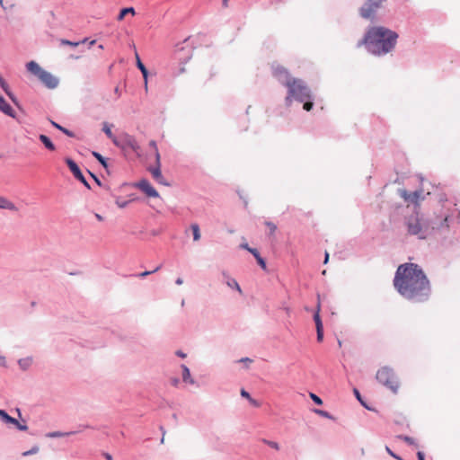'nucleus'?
Listing matches in <instances>:
<instances>
[{"label": "nucleus", "mask_w": 460, "mask_h": 460, "mask_svg": "<svg viewBox=\"0 0 460 460\" xmlns=\"http://www.w3.org/2000/svg\"><path fill=\"white\" fill-rule=\"evenodd\" d=\"M241 361H243V362H252V359H250L249 358H242Z\"/></svg>", "instance_id": "nucleus-58"}, {"label": "nucleus", "mask_w": 460, "mask_h": 460, "mask_svg": "<svg viewBox=\"0 0 460 460\" xmlns=\"http://www.w3.org/2000/svg\"><path fill=\"white\" fill-rule=\"evenodd\" d=\"M285 85L288 89V95L286 98L287 102L291 101V98L297 100L298 102H304L312 99V93L310 89L300 79H292L287 81Z\"/></svg>", "instance_id": "nucleus-3"}, {"label": "nucleus", "mask_w": 460, "mask_h": 460, "mask_svg": "<svg viewBox=\"0 0 460 460\" xmlns=\"http://www.w3.org/2000/svg\"><path fill=\"white\" fill-rule=\"evenodd\" d=\"M376 379L393 394L398 393L401 383L398 376L391 367H383L379 368L376 374Z\"/></svg>", "instance_id": "nucleus-4"}, {"label": "nucleus", "mask_w": 460, "mask_h": 460, "mask_svg": "<svg viewBox=\"0 0 460 460\" xmlns=\"http://www.w3.org/2000/svg\"><path fill=\"white\" fill-rule=\"evenodd\" d=\"M421 192L420 191H413V192H408L405 190H400V196L405 200L411 203H418L420 198Z\"/></svg>", "instance_id": "nucleus-12"}, {"label": "nucleus", "mask_w": 460, "mask_h": 460, "mask_svg": "<svg viewBox=\"0 0 460 460\" xmlns=\"http://www.w3.org/2000/svg\"><path fill=\"white\" fill-rule=\"evenodd\" d=\"M149 146L153 148V150L155 151V161H156V164H159V160H160V154H159V151H158V148H157V146H156V143L155 140H151L149 142Z\"/></svg>", "instance_id": "nucleus-25"}, {"label": "nucleus", "mask_w": 460, "mask_h": 460, "mask_svg": "<svg viewBox=\"0 0 460 460\" xmlns=\"http://www.w3.org/2000/svg\"><path fill=\"white\" fill-rule=\"evenodd\" d=\"M223 6L227 7L228 6V0H223Z\"/></svg>", "instance_id": "nucleus-59"}, {"label": "nucleus", "mask_w": 460, "mask_h": 460, "mask_svg": "<svg viewBox=\"0 0 460 460\" xmlns=\"http://www.w3.org/2000/svg\"><path fill=\"white\" fill-rule=\"evenodd\" d=\"M262 442L275 450H279V443L268 439H262Z\"/></svg>", "instance_id": "nucleus-26"}, {"label": "nucleus", "mask_w": 460, "mask_h": 460, "mask_svg": "<svg viewBox=\"0 0 460 460\" xmlns=\"http://www.w3.org/2000/svg\"><path fill=\"white\" fill-rule=\"evenodd\" d=\"M94 43H95V40H92L90 44L94 45Z\"/></svg>", "instance_id": "nucleus-64"}, {"label": "nucleus", "mask_w": 460, "mask_h": 460, "mask_svg": "<svg viewBox=\"0 0 460 460\" xmlns=\"http://www.w3.org/2000/svg\"><path fill=\"white\" fill-rule=\"evenodd\" d=\"M250 402V403L255 407H260L261 406V403L256 401L255 399L252 398L250 400H248Z\"/></svg>", "instance_id": "nucleus-44"}, {"label": "nucleus", "mask_w": 460, "mask_h": 460, "mask_svg": "<svg viewBox=\"0 0 460 460\" xmlns=\"http://www.w3.org/2000/svg\"><path fill=\"white\" fill-rule=\"evenodd\" d=\"M136 187L142 190L147 197H159V193L155 190V189L151 185V183L147 180L139 181L136 184Z\"/></svg>", "instance_id": "nucleus-10"}, {"label": "nucleus", "mask_w": 460, "mask_h": 460, "mask_svg": "<svg viewBox=\"0 0 460 460\" xmlns=\"http://www.w3.org/2000/svg\"><path fill=\"white\" fill-rule=\"evenodd\" d=\"M64 134H66V136L70 137H73L75 135L73 132H71L70 130H68L67 128L62 127L61 130Z\"/></svg>", "instance_id": "nucleus-41"}, {"label": "nucleus", "mask_w": 460, "mask_h": 460, "mask_svg": "<svg viewBox=\"0 0 460 460\" xmlns=\"http://www.w3.org/2000/svg\"><path fill=\"white\" fill-rule=\"evenodd\" d=\"M176 354L181 357V358H185L186 357V354L181 352V350L177 351Z\"/></svg>", "instance_id": "nucleus-51"}, {"label": "nucleus", "mask_w": 460, "mask_h": 460, "mask_svg": "<svg viewBox=\"0 0 460 460\" xmlns=\"http://www.w3.org/2000/svg\"><path fill=\"white\" fill-rule=\"evenodd\" d=\"M328 260H329V253L326 252L325 253V258H324V263H327Z\"/></svg>", "instance_id": "nucleus-60"}, {"label": "nucleus", "mask_w": 460, "mask_h": 460, "mask_svg": "<svg viewBox=\"0 0 460 460\" xmlns=\"http://www.w3.org/2000/svg\"><path fill=\"white\" fill-rule=\"evenodd\" d=\"M0 111L10 117H14L13 109L5 102V100L0 96Z\"/></svg>", "instance_id": "nucleus-15"}, {"label": "nucleus", "mask_w": 460, "mask_h": 460, "mask_svg": "<svg viewBox=\"0 0 460 460\" xmlns=\"http://www.w3.org/2000/svg\"><path fill=\"white\" fill-rule=\"evenodd\" d=\"M38 452H39V447L38 446H34L31 449L23 452L22 456H30V455L36 454Z\"/></svg>", "instance_id": "nucleus-30"}, {"label": "nucleus", "mask_w": 460, "mask_h": 460, "mask_svg": "<svg viewBox=\"0 0 460 460\" xmlns=\"http://www.w3.org/2000/svg\"><path fill=\"white\" fill-rule=\"evenodd\" d=\"M354 393H355V394H356L357 398H358L359 401H361L359 392H358L357 389H354Z\"/></svg>", "instance_id": "nucleus-53"}, {"label": "nucleus", "mask_w": 460, "mask_h": 460, "mask_svg": "<svg viewBox=\"0 0 460 460\" xmlns=\"http://www.w3.org/2000/svg\"><path fill=\"white\" fill-rule=\"evenodd\" d=\"M406 227L410 234L418 235L419 238L424 239L429 233V229H435V226H429L425 223L419 214L411 215L406 219Z\"/></svg>", "instance_id": "nucleus-5"}, {"label": "nucleus", "mask_w": 460, "mask_h": 460, "mask_svg": "<svg viewBox=\"0 0 460 460\" xmlns=\"http://www.w3.org/2000/svg\"><path fill=\"white\" fill-rule=\"evenodd\" d=\"M272 74L284 85L287 81L293 79L290 77V75H289L288 69L279 65L272 66Z\"/></svg>", "instance_id": "nucleus-9"}, {"label": "nucleus", "mask_w": 460, "mask_h": 460, "mask_svg": "<svg viewBox=\"0 0 460 460\" xmlns=\"http://www.w3.org/2000/svg\"><path fill=\"white\" fill-rule=\"evenodd\" d=\"M241 247H242L243 249L247 250L248 252H249V249H252L251 247H249V246H248V244H247V243L241 244Z\"/></svg>", "instance_id": "nucleus-52"}, {"label": "nucleus", "mask_w": 460, "mask_h": 460, "mask_svg": "<svg viewBox=\"0 0 460 460\" xmlns=\"http://www.w3.org/2000/svg\"><path fill=\"white\" fill-rule=\"evenodd\" d=\"M398 34L382 26L369 28L359 46L364 44L368 51L375 55H384L390 52L395 46Z\"/></svg>", "instance_id": "nucleus-2"}, {"label": "nucleus", "mask_w": 460, "mask_h": 460, "mask_svg": "<svg viewBox=\"0 0 460 460\" xmlns=\"http://www.w3.org/2000/svg\"><path fill=\"white\" fill-rule=\"evenodd\" d=\"M241 395L244 398H246L247 400H250L251 399V395L248 392H246L244 389H242L241 390Z\"/></svg>", "instance_id": "nucleus-43"}, {"label": "nucleus", "mask_w": 460, "mask_h": 460, "mask_svg": "<svg viewBox=\"0 0 460 460\" xmlns=\"http://www.w3.org/2000/svg\"><path fill=\"white\" fill-rule=\"evenodd\" d=\"M103 131L106 134V136L111 139V141L114 143V140L118 139V137H115L113 133L111 132V128L105 123L103 126Z\"/></svg>", "instance_id": "nucleus-24"}, {"label": "nucleus", "mask_w": 460, "mask_h": 460, "mask_svg": "<svg viewBox=\"0 0 460 460\" xmlns=\"http://www.w3.org/2000/svg\"><path fill=\"white\" fill-rule=\"evenodd\" d=\"M85 40H84L82 42H73V41H70V40H61V44L62 45H69V46L76 47L80 43L85 42Z\"/></svg>", "instance_id": "nucleus-29"}, {"label": "nucleus", "mask_w": 460, "mask_h": 460, "mask_svg": "<svg viewBox=\"0 0 460 460\" xmlns=\"http://www.w3.org/2000/svg\"><path fill=\"white\" fill-rule=\"evenodd\" d=\"M227 286L231 288H234L236 289L240 294H243V291L239 286V284L237 283V281L234 279H229L226 282Z\"/></svg>", "instance_id": "nucleus-23"}, {"label": "nucleus", "mask_w": 460, "mask_h": 460, "mask_svg": "<svg viewBox=\"0 0 460 460\" xmlns=\"http://www.w3.org/2000/svg\"><path fill=\"white\" fill-rule=\"evenodd\" d=\"M386 452L393 457H394L397 460H402L400 456L395 455L388 447H385Z\"/></svg>", "instance_id": "nucleus-39"}, {"label": "nucleus", "mask_w": 460, "mask_h": 460, "mask_svg": "<svg viewBox=\"0 0 460 460\" xmlns=\"http://www.w3.org/2000/svg\"><path fill=\"white\" fill-rule=\"evenodd\" d=\"M128 203H129V201H128V200H125V201H121V200H119V199H117V200H116V204H117V206H118L119 208H125Z\"/></svg>", "instance_id": "nucleus-38"}, {"label": "nucleus", "mask_w": 460, "mask_h": 460, "mask_svg": "<svg viewBox=\"0 0 460 460\" xmlns=\"http://www.w3.org/2000/svg\"><path fill=\"white\" fill-rule=\"evenodd\" d=\"M417 456L419 460H425L424 454L420 451L417 453Z\"/></svg>", "instance_id": "nucleus-48"}, {"label": "nucleus", "mask_w": 460, "mask_h": 460, "mask_svg": "<svg viewBox=\"0 0 460 460\" xmlns=\"http://www.w3.org/2000/svg\"><path fill=\"white\" fill-rule=\"evenodd\" d=\"M183 72H185V68H184V67H181V73H183Z\"/></svg>", "instance_id": "nucleus-63"}, {"label": "nucleus", "mask_w": 460, "mask_h": 460, "mask_svg": "<svg viewBox=\"0 0 460 460\" xmlns=\"http://www.w3.org/2000/svg\"><path fill=\"white\" fill-rule=\"evenodd\" d=\"M106 458H107L108 460H111V456L110 455H107Z\"/></svg>", "instance_id": "nucleus-62"}, {"label": "nucleus", "mask_w": 460, "mask_h": 460, "mask_svg": "<svg viewBox=\"0 0 460 460\" xmlns=\"http://www.w3.org/2000/svg\"><path fill=\"white\" fill-rule=\"evenodd\" d=\"M66 163L70 169V171L73 172L74 176L79 180L81 182H83L87 188H90V185L86 181L85 178L84 177L83 173L81 172L78 165L71 159L67 158L66 160Z\"/></svg>", "instance_id": "nucleus-11"}, {"label": "nucleus", "mask_w": 460, "mask_h": 460, "mask_svg": "<svg viewBox=\"0 0 460 460\" xmlns=\"http://www.w3.org/2000/svg\"><path fill=\"white\" fill-rule=\"evenodd\" d=\"M310 397H311V399H312V400H313L316 404H318V405L323 404V401H322V399H321L319 396H317L316 394H314L311 393V394H310Z\"/></svg>", "instance_id": "nucleus-32"}, {"label": "nucleus", "mask_w": 460, "mask_h": 460, "mask_svg": "<svg viewBox=\"0 0 460 460\" xmlns=\"http://www.w3.org/2000/svg\"><path fill=\"white\" fill-rule=\"evenodd\" d=\"M249 252L255 257V259H257V256H261L256 249H249Z\"/></svg>", "instance_id": "nucleus-46"}, {"label": "nucleus", "mask_w": 460, "mask_h": 460, "mask_svg": "<svg viewBox=\"0 0 460 460\" xmlns=\"http://www.w3.org/2000/svg\"><path fill=\"white\" fill-rule=\"evenodd\" d=\"M315 412L323 417L330 418V415L327 411L322 410H315Z\"/></svg>", "instance_id": "nucleus-42"}, {"label": "nucleus", "mask_w": 460, "mask_h": 460, "mask_svg": "<svg viewBox=\"0 0 460 460\" xmlns=\"http://www.w3.org/2000/svg\"><path fill=\"white\" fill-rule=\"evenodd\" d=\"M0 208L7 209V210L14 211V212L18 210V208L14 205V203H13L11 200H9L8 199H6L3 196H0Z\"/></svg>", "instance_id": "nucleus-14"}, {"label": "nucleus", "mask_w": 460, "mask_h": 460, "mask_svg": "<svg viewBox=\"0 0 460 460\" xmlns=\"http://www.w3.org/2000/svg\"><path fill=\"white\" fill-rule=\"evenodd\" d=\"M320 310H321V303H320V300H318L317 306H316V312L314 315V320L315 323L316 329L323 327L321 317H320Z\"/></svg>", "instance_id": "nucleus-16"}, {"label": "nucleus", "mask_w": 460, "mask_h": 460, "mask_svg": "<svg viewBox=\"0 0 460 460\" xmlns=\"http://www.w3.org/2000/svg\"><path fill=\"white\" fill-rule=\"evenodd\" d=\"M70 434L71 433L52 432V433L48 434V437H49V438H59V437H64V436H67V435H70Z\"/></svg>", "instance_id": "nucleus-33"}, {"label": "nucleus", "mask_w": 460, "mask_h": 460, "mask_svg": "<svg viewBox=\"0 0 460 460\" xmlns=\"http://www.w3.org/2000/svg\"><path fill=\"white\" fill-rule=\"evenodd\" d=\"M135 58H136V60H137V66L140 69V71H141L145 80L146 81V78H147V69L146 68V66L142 63L137 51L135 52Z\"/></svg>", "instance_id": "nucleus-17"}, {"label": "nucleus", "mask_w": 460, "mask_h": 460, "mask_svg": "<svg viewBox=\"0 0 460 460\" xmlns=\"http://www.w3.org/2000/svg\"><path fill=\"white\" fill-rule=\"evenodd\" d=\"M214 75H215V74H214L212 71H210V72L208 74L207 80H210Z\"/></svg>", "instance_id": "nucleus-54"}, {"label": "nucleus", "mask_w": 460, "mask_h": 460, "mask_svg": "<svg viewBox=\"0 0 460 460\" xmlns=\"http://www.w3.org/2000/svg\"><path fill=\"white\" fill-rule=\"evenodd\" d=\"M93 155L103 165V167L107 168V163L102 155L97 152H93Z\"/></svg>", "instance_id": "nucleus-27"}, {"label": "nucleus", "mask_w": 460, "mask_h": 460, "mask_svg": "<svg viewBox=\"0 0 460 460\" xmlns=\"http://www.w3.org/2000/svg\"><path fill=\"white\" fill-rule=\"evenodd\" d=\"M27 70L36 75L48 88L54 89L58 85V79L49 72L42 69L35 61H30L26 65Z\"/></svg>", "instance_id": "nucleus-6"}, {"label": "nucleus", "mask_w": 460, "mask_h": 460, "mask_svg": "<svg viewBox=\"0 0 460 460\" xmlns=\"http://www.w3.org/2000/svg\"><path fill=\"white\" fill-rule=\"evenodd\" d=\"M128 13H131L132 15L135 14V9L133 7H127L120 10L119 14L118 15V20L122 21L125 17V15H128Z\"/></svg>", "instance_id": "nucleus-20"}, {"label": "nucleus", "mask_w": 460, "mask_h": 460, "mask_svg": "<svg viewBox=\"0 0 460 460\" xmlns=\"http://www.w3.org/2000/svg\"><path fill=\"white\" fill-rule=\"evenodd\" d=\"M394 286L405 299L414 303L427 301L431 294V285L423 270L416 263L406 262L398 266Z\"/></svg>", "instance_id": "nucleus-1"}, {"label": "nucleus", "mask_w": 460, "mask_h": 460, "mask_svg": "<svg viewBox=\"0 0 460 460\" xmlns=\"http://www.w3.org/2000/svg\"><path fill=\"white\" fill-rule=\"evenodd\" d=\"M0 418L4 421V422H8L10 420V418L11 416H9L4 411L2 412V415L0 416Z\"/></svg>", "instance_id": "nucleus-40"}, {"label": "nucleus", "mask_w": 460, "mask_h": 460, "mask_svg": "<svg viewBox=\"0 0 460 460\" xmlns=\"http://www.w3.org/2000/svg\"><path fill=\"white\" fill-rule=\"evenodd\" d=\"M93 178L95 180V181L98 183V184H101L100 181L98 180V178H96L93 174H92Z\"/></svg>", "instance_id": "nucleus-61"}, {"label": "nucleus", "mask_w": 460, "mask_h": 460, "mask_svg": "<svg viewBox=\"0 0 460 460\" xmlns=\"http://www.w3.org/2000/svg\"><path fill=\"white\" fill-rule=\"evenodd\" d=\"M179 384V380L177 378L172 379V385L177 386Z\"/></svg>", "instance_id": "nucleus-50"}, {"label": "nucleus", "mask_w": 460, "mask_h": 460, "mask_svg": "<svg viewBox=\"0 0 460 460\" xmlns=\"http://www.w3.org/2000/svg\"><path fill=\"white\" fill-rule=\"evenodd\" d=\"M386 0H367L365 5H363L359 10L360 15L365 19L373 18L376 10Z\"/></svg>", "instance_id": "nucleus-8"}, {"label": "nucleus", "mask_w": 460, "mask_h": 460, "mask_svg": "<svg viewBox=\"0 0 460 460\" xmlns=\"http://www.w3.org/2000/svg\"><path fill=\"white\" fill-rule=\"evenodd\" d=\"M0 86L3 88L4 93L12 99L13 100V93L10 92L9 86L7 83L4 81V79L0 75Z\"/></svg>", "instance_id": "nucleus-22"}, {"label": "nucleus", "mask_w": 460, "mask_h": 460, "mask_svg": "<svg viewBox=\"0 0 460 460\" xmlns=\"http://www.w3.org/2000/svg\"><path fill=\"white\" fill-rule=\"evenodd\" d=\"M256 261L263 270H266V262L263 258H261V256H257Z\"/></svg>", "instance_id": "nucleus-36"}, {"label": "nucleus", "mask_w": 460, "mask_h": 460, "mask_svg": "<svg viewBox=\"0 0 460 460\" xmlns=\"http://www.w3.org/2000/svg\"><path fill=\"white\" fill-rule=\"evenodd\" d=\"M265 225L269 227L270 231V234H274L276 229H277V226L274 223L272 222H270V221H267L265 222Z\"/></svg>", "instance_id": "nucleus-34"}, {"label": "nucleus", "mask_w": 460, "mask_h": 460, "mask_svg": "<svg viewBox=\"0 0 460 460\" xmlns=\"http://www.w3.org/2000/svg\"><path fill=\"white\" fill-rule=\"evenodd\" d=\"M159 269H160V267H157V268H156V269H155L153 271H144V272H141V273H139V274L137 275V277H139V278H145V277H146V276L150 275L151 273L157 271Z\"/></svg>", "instance_id": "nucleus-37"}, {"label": "nucleus", "mask_w": 460, "mask_h": 460, "mask_svg": "<svg viewBox=\"0 0 460 460\" xmlns=\"http://www.w3.org/2000/svg\"><path fill=\"white\" fill-rule=\"evenodd\" d=\"M190 228L192 230V234H193V240L194 241H199L200 239V230H199V226L198 224H192L190 226Z\"/></svg>", "instance_id": "nucleus-21"}, {"label": "nucleus", "mask_w": 460, "mask_h": 460, "mask_svg": "<svg viewBox=\"0 0 460 460\" xmlns=\"http://www.w3.org/2000/svg\"><path fill=\"white\" fill-rule=\"evenodd\" d=\"M160 164H156V167L150 170L153 178L160 184L162 185H168V183L165 181L164 176L162 175L161 170H160Z\"/></svg>", "instance_id": "nucleus-13"}, {"label": "nucleus", "mask_w": 460, "mask_h": 460, "mask_svg": "<svg viewBox=\"0 0 460 460\" xmlns=\"http://www.w3.org/2000/svg\"><path fill=\"white\" fill-rule=\"evenodd\" d=\"M5 363V358L3 356H0V365H4Z\"/></svg>", "instance_id": "nucleus-55"}, {"label": "nucleus", "mask_w": 460, "mask_h": 460, "mask_svg": "<svg viewBox=\"0 0 460 460\" xmlns=\"http://www.w3.org/2000/svg\"><path fill=\"white\" fill-rule=\"evenodd\" d=\"M17 429H20V430H22V431H25L28 429V426L25 425V424H21L20 422H18V425H16Z\"/></svg>", "instance_id": "nucleus-45"}, {"label": "nucleus", "mask_w": 460, "mask_h": 460, "mask_svg": "<svg viewBox=\"0 0 460 460\" xmlns=\"http://www.w3.org/2000/svg\"><path fill=\"white\" fill-rule=\"evenodd\" d=\"M182 369V380L185 383L194 384V380L191 378L190 369L185 365H181Z\"/></svg>", "instance_id": "nucleus-18"}, {"label": "nucleus", "mask_w": 460, "mask_h": 460, "mask_svg": "<svg viewBox=\"0 0 460 460\" xmlns=\"http://www.w3.org/2000/svg\"><path fill=\"white\" fill-rule=\"evenodd\" d=\"M50 122H51V124H52L56 128H58V129L61 130L62 126H60L59 124L56 123V122H55V121H53V120H51Z\"/></svg>", "instance_id": "nucleus-49"}, {"label": "nucleus", "mask_w": 460, "mask_h": 460, "mask_svg": "<svg viewBox=\"0 0 460 460\" xmlns=\"http://www.w3.org/2000/svg\"><path fill=\"white\" fill-rule=\"evenodd\" d=\"M316 332H317V341L319 342H321L323 339V327L316 329Z\"/></svg>", "instance_id": "nucleus-35"}, {"label": "nucleus", "mask_w": 460, "mask_h": 460, "mask_svg": "<svg viewBox=\"0 0 460 460\" xmlns=\"http://www.w3.org/2000/svg\"><path fill=\"white\" fill-rule=\"evenodd\" d=\"M114 145L124 151H132L137 155H140V146L137 142L135 137L122 133L118 137L117 140H114Z\"/></svg>", "instance_id": "nucleus-7"}, {"label": "nucleus", "mask_w": 460, "mask_h": 460, "mask_svg": "<svg viewBox=\"0 0 460 460\" xmlns=\"http://www.w3.org/2000/svg\"><path fill=\"white\" fill-rule=\"evenodd\" d=\"M397 438L405 441L409 445H413L414 444V439L412 438H411V437H408V436L399 435V436H397Z\"/></svg>", "instance_id": "nucleus-28"}, {"label": "nucleus", "mask_w": 460, "mask_h": 460, "mask_svg": "<svg viewBox=\"0 0 460 460\" xmlns=\"http://www.w3.org/2000/svg\"><path fill=\"white\" fill-rule=\"evenodd\" d=\"M303 102H304L303 108L305 111H309L312 110L314 104H313V102H311V100H306V101H304Z\"/></svg>", "instance_id": "nucleus-31"}, {"label": "nucleus", "mask_w": 460, "mask_h": 460, "mask_svg": "<svg viewBox=\"0 0 460 460\" xmlns=\"http://www.w3.org/2000/svg\"><path fill=\"white\" fill-rule=\"evenodd\" d=\"M182 282H183V281H182V279H181V278H178V279H176V284H177V285H181V284H182Z\"/></svg>", "instance_id": "nucleus-56"}, {"label": "nucleus", "mask_w": 460, "mask_h": 460, "mask_svg": "<svg viewBox=\"0 0 460 460\" xmlns=\"http://www.w3.org/2000/svg\"><path fill=\"white\" fill-rule=\"evenodd\" d=\"M18 420L13 417L10 418V420L7 422V423H10V424H13V425H18Z\"/></svg>", "instance_id": "nucleus-47"}, {"label": "nucleus", "mask_w": 460, "mask_h": 460, "mask_svg": "<svg viewBox=\"0 0 460 460\" xmlns=\"http://www.w3.org/2000/svg\"><path fill=\"white\" fill-rule=\"evenodd\" d=\"M39 138L43 143V145L46 146V148H48L50 151L55 150L56 147H55L54 144L51 142V140L46 135L41 134V135H40Z\"/></svg>", "instance_id": "nucleus-19"}, {"label": "nucleus", "mask_w": 460, "mask_h": 460, "mask_svg": "<svg viewBox=\"0 0 460 460\" xmlns=\"http://www.w3.org/2000/svg\"><path fill=\"white\" fill-rule=\"evenodd\" d=\"M95 217H96V218H97L99 221H102V220H103V217H102L101 215H99V214H95Z\"/></svg>", "instance_id": "nucleus-57"}]
</instances>
